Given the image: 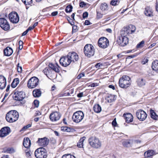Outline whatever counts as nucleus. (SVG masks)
Returning a JSON list of instances; mask_svg holds the SVG:
<instances>
[{
  "mask_svg": "<svg viewBox=\"0 0 158 158\" xmlns=\"http://www.w3.org/2000/svg\"><path fill=\"white\" fill-rule=\"evenodd\" d=\"M19 117V114L16 110H12L9 111L6 114V118L9 123H13L16 121Z\"/></svg>",
  "mask_w": 158,
  "mask_h": 158,
  "instance_id": "obj_1",
  "label": "nucleus"
},
{
  "mask_svg": "<svg viewBox=\"0 0 158 158\" xmlns=\"http://www.w3.org/2000/svg\"><path fill=\"white\" fill-rule=\"evenodd\" d=\"M130 78L127 75H123L119 81V86L123 88H127L129 87L131 84Z\"/></svg>",
  "mask_w": 158,
  "mask_h": 158,
  "instance_id": "obj_2",
  "label": "nucleus"
},
{
  "mask_svg": "<svg viewBox=\"0 0 158 158\" xmlns=\"http://www.w3.org/2000/svg\"><path fill=\"white\" fill-rule=\"evenodd\" d=\"M84 52L85 56L88 57H90L93 56L95 53L94 46L89 44H86L84 48Z\"/></svg>",
  "mask_w": 158,
  "mask_h": 158,
  "instance_id": "obj_3",
  "label": "nucleus"
},
{
  "mask_svg": "<svg viewBox=\"0 0 158 158\" xmlns=\"http://www.w3.org/2000/svg\"><path fill=\"white\" fill-rule=\"evenodd\" d=\"M90 145L95 148H100L101 146V142L99 139L95 137H91L89 139Z\"/></svg>",
  "mask_w": 158,
  "mask_h": 158,
  "instance_id": "obj_4",
  "label": "nucleus"
},
{
  "mask_svg": "<svg viewBox=\"0 0 158 158\" xmlns=\"http://www.w3.org/2000/svg\"><path fill=\"white\" fill-rule=\"evenodd\" d=\"M135 30V27L133 25L124 27L121 30L120 36H126L127 35L131 34L134 32Z\"/></svg>",
  "mask_w": 158,
  "mask_h": 158,
  "instance_id": "obj_5",
  "label": "nucleus"
},
{
  "mask_svg": "<svg viewBox=\"0 0 158 158\" xmlns=\"http://www.w3.org/2000/svg\"><path fill=\"white\" fill-rule=\"evenodd\" d=\"M35 155L37 158H46L47 156V153L46 149L41 147L35 150Z\"/></svg>",
  "mask_w": 158,
  "mask_h": 158,
  "instance_id": "obj_6",
  "label": "nucleus"
},
{
  "mask_svg": "<svg viewBox=\"0 0 158 158\" xmlns=\"http://www.w3.org/2000/svg\"><path fill=\"white\" fill-rule=\"evenodd\" d=\"M39 80L36 77H33L29 80L27 85L29 89H33L36 87L39 84Z\"/></svg>",
  "mask_w": 158,
  "mask_h": 158,
  "instance_id": "obj_7",
  "label": "nucleus"
},
{
  "mask_svg": "<svg viewBox=\"0 0 158 158\" xmlns=\"http://www.w3.org/2000/svg\"><path fill=\"white\" fill-rule=\"evenodd\" d=\"M84 117L83 112L81 111H79L73 114L72 116V119L74 122L78 123L83 119Z\"/></svg>",
  "mask_w": 158,
  "mask_h": 158,
  "instance_id": "obj_8",
  "label": "nucleus"
},
{
  "mask_svg": "<svg viewBox=\"0 0 158 158\" xmlns=\"http://www.w3.org/2000/svg\"><path fill=\"white\" fill-rule=\"evenodd\" d=\"M98 44L100 48H105L109 45V41L106 38L103 37L99 39Z\"/></svg>",
  "mask_w": 158,
  "mask_h": 158,
  "instance_id": "obj_9",
  "label": "nucleus"
},
{
  "mask_svg": "<svg viewBox=\"0 0 158 158\" xmlns=\"http://www.w3.org/2000/svg\"><path fill=\"white\" fill-rule=\"evenodd\" d=\"M128 38L125 36H119L117 40L118 44L122 46L126 45L128 43Z\"/></svg>",
  "mask_w": 158,
  "mask_h": 158,
  "instance_id": "obj_10",
  "label": "nucleus"
},
{
  "mask_svg": "<svg viewBox=\"0 0 158 158\" xmlns=\"http://www.w3.org/2000/svg\"><path fill=\"white\" fill-rule=\"evenodd\" d=\"M14 99L16 100L22 101L25 97L24 92L22 91L16 90L13 95Z\"/></svg>",
  "mask_w": 158,
  "mask_h": 158,
  "instance_id": "obj_11",
  "label": "nucleus"
},
{
  "mask_svg": "<svg viewBox=\"0 0 158 158\" xmlns=\"http://www.w3.org/2000/svg\"><path fill=\"white\" fill-rule=\"evenodd\" d=\"M67 56L71 63H75L78 60V56L75 52H69Z\"/></svg>",
  "mask_w": 158,
  "mask_h": 158,
  "instance_id": "obj_12",
  "label": "nucleus"
},
{
  "mask_svg": "<svg viewBox=\"0 0 158 158\" xmlns=\"http://www.w3.org/2000/svg\"><path fill=\"white\" fill-rule=\"evenodd\" d=\"M9 18L10 21L13 23H16L19 21V17L16 12H11L9 15Z\"/></svg>",
  "mask_w": 158,
  "mask_h": 158,
  "instance_id": "obj_13",
  "label": "nucleus"
},
{
  "mask_svg": "<svg viewBox=\"0 0 158 158\" xmlns=\"http://www.w3.org/2000/svg\"><path fill=\"white\" fill-rule=\"evenodd\" d=\"M0 26L5 31H7L10 28V26L8 22L4 18H0Z\"/></svg>",
  "mask_w": 158,
  "mask_h": 158,
  "instance_id": "obj_14",
  "label": "nucleus"
},
{
  "mask_svg": "<svg viewBox=\"0 0 158 158\" xmlns=\"http://www.w3.org/2000/svg\"><path fill=\"white\" fill-rule=\"evenodd\" d=\"M61 116V114L59 112L54 111L50 114L49 118L52 121L56 122L59 120Z\"/></svg>",
  "mask_w": 158,
  "mask_h": 158,
  "instance_id": "obj_15",
  "label": "nucleus"
},
{
  "mask_svg": "<svg viewBox=\"0 0 158 158\" xmlns=\"http://www.w3.org/2000/svg\"><path fill=\"white\" fill-rule=\"evenodd\" d=\"M136 115L140 121L145 120L147 116L146 113L144 111L141 110L137 111L136 113Z\"/></svg>",
  "mask_w": 158,
  "mask_h": 158,
  "instance_id": "obj_16",
  "label": "nucleus"
},
{
  "mask_svg": "<svg viewBox=\"0 0 158 158\" xmlns=\"http://www.w3.org/2000/svg\"><path fill=\"white\" fill-rule=\"evenodd\" d=\"M60 62L61 65L64 67L68 66L71 63L67 56L62 57L60 60Z\"/></svg>",
  "mask_w": 158,
  "mask_h": 158,
  "instance_id": "obj_17",
  "label": "nucleus"
},
{
  "mask_svg": "<svg viewBox=\"0 0 158 158\" xmlns=\"http://www.w3.org/2000/svg\"><path fill=\"white\" fill-rule=\"evenodd\" d=\"M10 132V129L9 127H3L0 131V137H2L6 136L8 135Z\"/></svg>",
  "mask_w": 158,
  "mask_h": 158,
  "instance_id": "obj_18",
  "label": "nucleus"
},
{
  "mask_svg": "<svg viewBox=\"0 0 158 158\" xmlns=\"http://www.w3.org/2000/svg\"><path fill=\"white\" fill-rule=\"evenodd\" d=\"M48 140L46 137L39 138L37 142L39 145L40 146L45 147L48 143Z\"/></svg>",
  "mask_w": 158,
  "mask_h": 158,
  "instance_id": "obj_19",
  "label": "nucleus"
},
{
  "mask_svg": "<svg viewBox=\"0 0 158 158\" xmlns=\"http://www.w3.org/2000/svg\"><path fill=\"white\" fill-rule=\"evenodd\" d=\"M6 78L3 76H0V89H3L6 85Z\"/></svg>",
  "mask_w": 158,
  "mask_h": 158,
  "instance_id": "obj_20",
  "label": "nucleus"
},
{
  "mask_svg": "<svg viewBox=\"0 0 158 158\" xmlns=\"http://www.w3.org/2000/svg\"><path fill=\"white\" fill-rule=\"evenodd\" d=\"M126 122L127 123H130L133 121V117L132 114L130 113L124 114L123 115Z\"/></svg>",
  "mask_w": 158,
  "mask_h": 158,
  "instance_id": "obj_21",
  "label": "nucleus"
},
{
  "mask_svg": "<svg viewBox=\"0 0 158 158\" xmlns=\"http://www.w3.org/2000/svg\"><path fill=\"white\" fill-rule=\"evenodd\" d=\"M31 142L29 139L27 137L25 138L23 142V145L26 148H29L31 146Z\"/></svg>",
  "mask_w": 158,
  "mask_h": 158,
  "instance_id": "obj_22",
  "label": "nucleus"
},
{
  "mask_svg": "<svg viewBox=\"0 0 158 158\" xmlns=\"http://www.w3.org/2000/svg\"><path fill=\"white\" fill-rule=\"evenodd\" d=\"M44 73L47 77L49 78V77H52V71L50 68H46L43 70Z\"/></svg>",
  "mask_w": 158,
  "mask_h": 158,
  "instance_id": "obj_23",
  "label": "nucleus"
},
{
  "mask_svg": "<svg viewBox=\"0 0 158 158\" xmlns=\"http://www.w3.org/2000/svg\"><path fill=\"white\" fill-rule=\"evenodd\" d=\"M13 52L12 49L9 47H6L4 50V53L6 56H9L12 54Z\"/></svg>",
  "mask_w": 158,
  "mask_h": 158,
  "instance_id": "obj_24",
  "label": "nucleus"
},
{
  "mask_svg": "<svg viewBox=\"0 0 158 158\" xmlns=\"http://www.w3.org/2000/svg\"><path fill=\"white\" fill-rule=\"evenodd\" d=\"M144 14L147 16L151 17L153 16L152 10L148 7H147L145 8Z\"/></svg>",
  "mask_w": 158,
  "mask_h": 158,
  "instance_id": "obj_25",
  "label": "nucleus"
},
{
  "mask_svg": "<svg viewBox=\"0 0 158 158\" xmlns=\"http://www.w3.org/2000/svg\"><path fill=\"white\" fill-rule=\"evenodd\" d=\"M155 154V152L153 150H148L144 153L145 157H149Z\"/></svg>",
  "mask_w": 158,
  "mask_h": 158,
  "instance_id": "obj_26",
  "label": "nucleus"
},
{
  "mask_svg": "<svg viewBox=\"0 0 158 158\" xmlns=\"http://www.w3.org/2000/svg\"><path fill=\"white\" fill-rule=\"evenodd\" d=\"M152 69L155 71L158 72V60L154 61L152 63Z\"/></svg>",
  "mask_w": 158,
  "mask_h": 158,
  "instance_id": "obj_27",
  "label": "nucleus"
},
{
  "mask_svg": "<svg viewBox=\"0 0 158 158\" xmlns=\"http://www.w3.org/2000/svg\"><path fill=\"white\" fill-rule=\"evenodd\" d=\"M41 94V92L40 89H35L33 91V94L35 97H39Z\"/></svg>",
  "mask_w": 158,
  "mask_h": 158,
  "instance_id": "obj_28",
  "label": "nucleus"
},
{
  "mask_svg": "<svg viewBox=\"0 0 158 158\" xmlns=\"http://www.w3.org/2000/svg\"><path fill=\"white\" fill-rule=\"evenodd\" d=\"M137 85L139 87H142L145 85V81L142 78H139L138 79L137 81Z\"/></svg>",
  "mask_w": 158,
  "mask_h": 158,
  "instance_id": "obj_29",
  "label": "nucleus"
},
{
  "mask_svg": "<svg viewBox=\"0 0 158 158\" xmlns=\"http://www.w3.org/2000/svg\"><path fill=\"white\" fill-rule=\"evenodd\" d=\"M93 109L94 111L97 113H100L102 110L101 107L99 104L94 105L93 107Z\"/></svg>",
  "mask_w": 158,
  "mask_h": 158,
  "instance_id": "obj_30",
  "label": "nucleus"
},
{
  "mask_svg": "<svg viewBox=\"0 0 158 158\" xmlns=\"http://www.w3.org/2000/svg\"><path fill=\"white\" fill-rule=\"evenodd\" d=\"M19 80L18 78L14 79L11 84V86L12 88H15L19 84Z\"/></svg>",
  "mask_w": 158,
  "mask_h": 158,
  "instance_id": "obj_31",
  "label": "nucleus"
},
{
  "mask_svg": "<svg viewBox=\"0 0 158 158\" xmlns=\"http://www.w3.org/2000/svg\"><path fill=\"white\" fill-rule=\"evenodd\" d=\"M86 138L85 137H83L81 138L79 140V142L77 143V146L79 148H82L83 146V143L85 140Z\"/></svg>",
  "mask_w": 158,
  "mask_h": 158,
  "instance_id": "obj_32",
  "label": "nucleus"
},
{
  "mask_svg": "<svg viewBox=\"0 0 158 158\" xmlns=\"http://www.w3.org/2000/svg\"><path fill=\"white\" fill-rule=\"evenodd\" d=\"M107 5L105 3H103L100 5V9L102 11H104L107 10Z\"/></svg>",
  "mask_w": 158,
  "mask_h": 158,
  "instance_id": "obj_33",
  "label": "nucleus"
},
{
  "mask_svg": "<svg viewBox=\"0 0 158 158\" xmlns=\"http://www.w3.org/2000/svg\"><path fill=\"white\" fill-rule=\"evenodd\" d=\"M150 113L151 114V117L154 120L157 119L158 116L153 110H150Z\"/></svg>",
  "mask_w": 158,
  "mask_h": 158,
  "instance_id": "obj_34",
  "label": "nucleus"
},
{
  "mask_svg": "<svg viewBox=\"0 0 158 158\" xmlns=\"http://www.w3.org/2000/svg\"><path fill=\"white\" fill-rule=\"evenodd\" d=\"M123 145L125 147H130L131 146V142L127 140L123 141L122 143Z\"/></svg>",
  "mask_w": 158,
  "mask_h": 158,
  "instance_id": "obj_35",
  "label": "nucleus"
},
{
  "mask_svg": "<svg viewBox=\"0 0 158 158\" xmlns=\"http://www.w3.org/2000/svg\"><path fill=\"white\" fill-rule=\"evenodd\" d=\"M22 1L26 5H30L32 3V0H22Z\"/></svg>",
  "mask_w": 158,
  "mask_h": 158,
  "instance_id": "obj_36",
  "label": "nucleus"
},
{
  "mask_svg": "<svg viewBox=\"0 0 158 158\" xmlns=\"http://www.w3.org/2000/svg\"><path fill=\"white\" fill-rule=\"evenodd\" d=\"M119 3V0H112L110 2V4L113 6L118 5Z\"/></svg>",
  "mask_w": 158,
  "mask_h": 158,
  "instance_id": "obj_37",
  "label": "nucleus"
},
{
  "mask_svg": "<svg viewBox=\"0 0 158 158\" xmlns=\"http://www.w3.org/2000/svg\"><path fill=\"white\" fill-rule=\"evenodd\" d=\"M73 9L72 6L71 5L68 6L65 10L66 12L67 13L70 12L72 11V9Z\"/></svg>",
  "mask_w": 158,
  "mask_h": 158,
  "instance_id": "obj_38",
  "label": "nucleus"
},
{
  "mask_svg": "<svg viewBox=\"0 0 158 158\" xmlns=\"http://www.w3.org/2000/svg\"><path fill=\"white\" fill-rule=\"evenodd\" d=\"M144 41L143 40L142 41L137 45L136 48H138L143 47L144 46Z\"/></svg>",
  "mask_w": 158,
  "mask_h": 158,
  "instance_id": "obj_39",
  "label": "nucleus"
},
{
  "mask_svg": "<svg viewBox=\"0 0 158 158\" xmlns=\"http://www.w3.org/2000/svg\"><path fill=\"white\" fill-rule=\"evenodd\" d=\"M62 158H76L75 157L71 155L67 154L63 155Z\"/></svg>",
  "mask_w": 158,
  "mask_h": 158,
  "instance_id": "obj_40",
  "label": "nucleus"
},
{
  "mask_svg": "<svg viewBox=\"0 0 158 158\" xmlns=\"http://www.w3.org/2000/svg\"><path fill=\"white\" fill-rule=\"evenodd\" d=\"M61 130L64 131L69 132L70 129L66 127H61Z\"/></svg>",
  "mask_w": 158,
  "mask_h": 158,
  "instance_id": "obj_41",
  "label": "nucleus"
},
{
  "mask_svg": "<svg viewBox=\"0 0 158 158\" xmlns=\"http://www.w3.org/2000/svg\"><path fill=\"white\" fill-rule=\"evenodd\" d=\"M23 41H22L20 40V41H19V48L20 50L22 49V48H23Z\"/></svg>",
  "mask_w": 158,
  "mask_h": 158,
  "instance_id": "obj_42",
  "label": "nucleus"
},
{
  "mask_svg": "<svg viewBox=\"0 0 158 158\" xmlns=\"http://www.w3.org/2000/svg\"><path fill=\"white\" fill-rule=\"evenodd\" d=\"M31 125L30 124H28L27 125L21 129L22 131L25 130L28 128L30 127Z\"/></svg>",
  "mask_w": 158,
  "mask_h": 158,
  "instance_id": "obj_43",
  "label": "nucleus"
},
{
  "mask_svg": "<svg viewBox=\"0 0 158 158\" xmlns=\"http://www.w3.org/2000/svg\"><path fill=\"white\" fill-rule=\"evenodd\" d=\"M34 104L35 106L37 107L39 106V101L37 100H35L34 101Z\"/></svg>",
  "mask_w": 158,
  "mask_h": 158,
  "instance_id": "obj_44",
  "label": "nucleus"
},
{
  "mask_svg": "<svg viewBox=\"0 0 158 158\" xmlns=\"http://www.w3.org/2000/svg\"><path fill=\"white\" fill-rule=\"evenodd\" d=\"M148 59H147V58H145L143 60L141 63L142 64H146V63H148Z\"/></svg>",
  "mask_w": 158,
  "mask_h": 158,
  "instance_id": "obj_45",
  "label": "nucleus"
},
{
  "mask_svg": "<svg viewBox=\"0 0 158 158\" xmlns=\"http://www.w3.org/2000/svg\"><path fill=\"white\" fill-rule=\"evenodd\" d=\"M49 68L51 69V70H53V69L54 68V67H55L52 64V63H49Z\"/></svg>",
  "mask_w": 158,
  "mask_h": 158,
  "instance_id": "obj_46",
  "label": "nucleus"
},
{
  "mask_svg": "<svg viewBox=\"0 0 158 158\" xmlns=\"http://www.w3.org/2000/svg\"><path fill=\"white\" fill-rule=\"evenodd\" d=\"M88 13L87 12H85L83 14V18H85L88 17Z\"/></svg>",
  "mask_w": 158,
  "mask_h": 158,
  "instance_id": "obj_47",
  "label": "nucleus"
},
{
  "mask_svg": "<svg viewBox=\"0 0 158 158\" xmlns=\"http://www.w3.org/2000/svg\"><path fill=\"white\" fill-rule=\"evenodd\" d=\"M85 76V74L83 73H82L79 74L77 77V78L78 79H80Z\"/></svg>",
  "mask_w": 158,
  "mask_h": 158,
  "instance_id": "obj_48",
  "label": "nucleus"
},
{
  "mask_svg": "<svg viewBox=\"0 0 158 158\" xmlns=\"http://www.w3.org/2000/svg\"><path fill=\"white\" fill-rule=\"evenodd\" d=\"M86 4L83 2H81L80 3V6L81 7H83L84 6H85Z\"/></svg>",
  "mask_w": 158,
  "mask_h": 158,
  "instance_id": "obj_49",
  "label": "nucleus"
},
{
  "mask_svg": "<svg viewBox=\"0 0 158 158\" xmlns=\"http://www.w3.org/2000/svg\"><path fill=\"white\" fill-rule=\"evenodd\" d=\"M22 68L21 66H19L17 68V70L19 73H21L22 72Z\"/></svg>",
  "mask_w": 158,
  "mask_h": 158,
  "instance_id": "obj_50",
  "label": "nucleus"
},
{
  "mask_svg": "<svg viewBox=\"0 0 158 158\" xmlns=\"http://www.w3.org/2000/svg\"><path fill=\"white\" fill-rule=\"evenodd\" d=\"M102 15H103L101 14L100 13L97 12V16L98 18L100 19L101 18L102 16Z\"/></svg>",
  "mask_w": 158,
  "mask_h": 158,
  "instance_id": "obj_51",
  "label": "nucleus"
},
{
  "mask_svg": "<svg viewBox=\"0 0 158 158\" xmlns=\"http://www.w3.org/2000/svg\"><path fill=\"white\" fill-rule=\"evenodd\" d=\"M83 93L81 92L77 94V96L79 98H81L83 96Z\"/></svg>",
  "mask_w": 158,
  "mask_h": 158,
  "instance_id": "obj_52",
  "label": "nucleus"
},
{
  "mask_svg": "<svg viewBox=\"0 0 158 158\" xmlns=\"http://www.w3.org/2000/svg\"><path fill=\"white\" fill-rule=\"evenodd\" d=\"M58 14V12L57 11H54L52 12L51 14V15L52 16H55L57 15Z\"/></svg>",
  "mask_w": 158,
  "mask_h": 158,
  "instance_id": "obj_53",
  "label": "nucleus"
},
{
  "mask_svg": "<svg viewBox=\"0 0 158 158\" xmlns=\"http://www.w3.org/2000/svg\"><path fill=\"white\" fill-rule=\"evenodd\" d=\"M98 85V84L97 83H93L91 84L89 86L92 87H94L95 86H96Z\"/></svg>",
  "mask_w": 158,
  "mask_h": 158,
  "instance_id": "obj_54",
  "label": "nucleus"
},
{
  "mask_svg": "<svg viewBox=\"0 0 158 158\" xmlns=\"http://www.w3.org/2000/svg\"><path fill=\"white\" fill-rule=\"evenodd\" d=\"M112 125L114 126H115L117 124V122L115 119L114 120L112 123Z\"/></svg>",
  "mask_w": 158,
  "mask_h": 158,
  "instance_id": "obj_55",
  "label": "nucleus"
},
{
  "mask_svg": "<svg viewBox=\"0 0 158 158\" xmlns=\"http://www.w3.org/2000/svg\"><path fill=\"white\" fill-rule=\"evenodd\" d=\"M53 70L56 72H59V69L56 66L54 67V68L53 69Z\"/></svg>",
  "mask_w": 158,
  "mask_h": 158,
  "instance_id": "obj_56",
  "label": "nucleus"
},
{
  "mask_svg": "<svg viewBox=\"0 0 158 158\" xmlns=\"http://www.w3.org/2000/svg\"><path fill=\"white\" fill-rule=\"evenodd\" d=\"M90 22L88 20H86L85 22V25H90Z\"/></svg>",
  "mask_w": 158,
  "mask_h": 158,
  "instance_id": "obj_57",
  "label": "nucleus"
},
{
  "mask_svg": "<svg viewBox=\"0 0 158 158\" xmlns=\"http://www.w3.org/2000/svg\"><path fill=\"white\" fill-rule=\"evenodd\" d=\"M102 66V65L100 63H97L95 65L96 68H99Z\"/></svg>",
  "mask_w": 158,
  "mask_h": 158,
  "instance_id": "obj_58",
  "label": "nucleus"
},
{
  "mask_svg": "<svg viewBox=\"0 0 158 158\" xmlns=\"http://www.w3.org/2000/svg\"><path fill=\"white\" fill-rule=\"evenodd\" d=\"M106 99L108 101V102H111L112 101V100H111L110 97H107Z\"/></svg>",
  "mask_w": 158,
  "mask_h": 158,
  "instance_id": "obj_59",
  "label": "nucleus"
},
{
  "mask_svg": "<svg viewBox=\"0 0 158 158\" xmlns=\"http://www.w3.org/2000/svg\"><path fill=\"white\" fill-rule=\"evenodd\" d=\"M34 28L33 26H30L27 30L29 31H31V30H32Z\"/></svg>",
  "mask_w": 158,
  "mask_h": 158,
  "instance_id": "obj_60",
  "label": "nucleus"
},
{
  "mask_svg": "<svg viewBox=\"0 0 158 158\" xmlns=\"http://www.w3.org/2000/svg\"><path fill=\"white\" fill-rule=\"evenodd\" d=\"M28 32V31L27 30L25 31H24L22 34V36H24L26 35L27 32Z\"/></svg>",
  "mask_w": 158,
  "mask_h": 158,
  "instance_id": "obj_61",
  "label": "nucleus"
},
{
  "mask_svg": "<svg viewBox=\"0 0 158 158\" xmlns=\"http://www.w3.org/2000/svg\"><path fill=\"white\" fill-rule=\"evenodd\" d=\"M108 87L109 88H110L112 89L113 90H114L115 89V87L113 85H109V86H108Z\"/></svg>",
  "mask_w": 158,
  "mask_h": 158,
  "instance_id": "obj_62",
  "label": "nucleus"
},
{
  "mask_svg": "<svg viewBox=\"0 0 158 158\" xmlns=\"http://www.w3.org/2000/svg\"><path fill=\"white\" fill-rule=\"evenodd\" d=\"M26 156L27 157H28L30 156V153L29 152H26Z\"/></svg>",
  "mask_w": 158,
  "mask_h": 158,
  "instance_id": "obj_63",
  "label": "nucleus"
},
{
  "mask_svg": "<svg viewBox=\"0 0 158 158\" xmlns=\"http://www.w3.org/2000/svg\"><path fill=\"white\" fill-rule=\"evenodd\" d=\"M106 31L107 32H109L110 33H111V32H112V30L110 29V28L106 29Z\"/></svg>",
  "mask_w": 158,
  "mask_h": 158,
  "instance_id": "obj_64",
  "label": "nucleus"
}]
</instances>
